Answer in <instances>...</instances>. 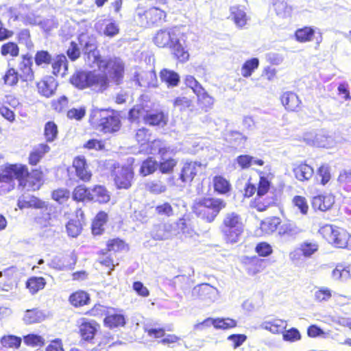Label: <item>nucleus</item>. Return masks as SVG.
<instances>
[{
  "label": "nucleus",
  "instance_id": "60",
  "mask_svg": "<svg viewBox=\"0 0 351 351\" xmlns=\"http://www.w3.org/2000/svg\"><path fill=\"white\" fill-rule=\"evenodd\" d=\"M213 326L216 329L228 330L235 328L237 326V322L235 319L230 317L213 318Z\"/></svg>",
  "mask_w": 351,
  "mask_h": 351
},
{
  "label": "nucleus",
  "instance_id": "3",
  "mask_svg": "<svg viewBox=\"0 0 351 351\" xmlns=\"http://www.w3.org/2000/svg\"><path fill=\"white\" fill-rule=\"evenodd\" d=\"M130 245L120 237L106 240V248L97 252V263L107 269L110 274L119 266L120 258L117 257L121 252H128Z\"/></svg>",
  "mask_w": 351,
  "mask_h": 351
},
{
  "label": "nucleus",
  "instance_id": "6",
  "mask_svg": "<svg viewBox=\"0 0 351 351\" xmlns=\"http://www.w3.org/2000/svg\"><path fill=\"white\" fill-rule=\"evenodd\" d=\"M244 227L241 215L236 212L225 214L220 225L222 239L226 243H237L243 234Z\"/></svg>",
  "mask_w": 351,
  "mask_h": 351
},
{
  "label": "nucleus",
  "instance_id": "46",
  "mask_svg": "<svg viewBox=\"0 0 351 351\" xmlns=\"http://www.w3.org/2000/svg\"><path fill=\"white\" fill-rule=\"evenodd\" d=\"M45 319V314L38 308L25 311L23 321L26 324H34Z\"/></svg>",
  "mask_w": 351,
  "mask_h": 351
},
{
  "label": "nucleus",
  "instance_id": "19",
  "mask_svg": "<svg viewBox=\"0 0 351 351\" xmlns=\"http://www.w3.org/2000/svg\"><path fill=\"white\" fill-rule=\"evenodd\" d=\"M335 203V196L331 193L318 195L312 198V208L315 210L327 212L332 208Z\"/></svg>",
  "mask_w": 351,
  "mask_h": 351
},
{
  "label": "nucleus",
  "instance_id": "37",
  "mask_svg": "<svg viewBox=\"0 0 351 351\" xmlns=\"http://www.w3.org/2000/svg\"><path fill=\"white\" fill-rule=\"evenodd\" d=\"M90 188L84 184H80L75 186L71 193L72 199L77 203L88 202Z\"/></svg>",
  "mask_w": 351,
  "mask_h": 351
},
{
  "label": "nucleus",
  "instance_id": "42",
  "mask_svg": "<svg viewBox=\"0 0 351 351\" xmlns=\"http://www.w3.org/2000/svg\"><path fill=\"white\" fill-rule=\"evenodd\" d=\"M315 29L309 27L304 26L298 28L294 32V38L300 43H306L313 40L315 36Z\"/></svg>",
  "mask_w": 351,
  "mask_h": 351
},
{
  "label": "nucleus",
  "instance_id": "27",
  "mask_svg": "<svg viewBox=\"0 0 351 351\" xmlns=\"http://www.w3.org/2000/svg\"><path fill=\"white\" fill-rule=\"evenodd\" d=\"M230 19L234 23L237 27L243 29L247 24L248 16L245 13V8L242 5L230 6Z\"/></svg>",
  "mask_w": 351,
  "mask_h": 351
},
{
  "label": "nucleus",
  "instance_id": "22",
  "mask_svg": "<svg viewBox=\"0 0 351 351\" xmlns=\"http://www.w3.org/2000/svg\"><path fill=\"white\" fill-rule=\"evenodd\" d=\"M93 71H77L72 74L69 78V82L73 86L83 90L90 88Z\"/></svg>",
  "mask_w": 351,
  "mask_h": 351
},
{
  "label": "nucleus",
  "instance_id": "11",
  "mask_svg": "<svg viewBox=\"0 0 351 351\" xmlns=\"http://www.w3.org/2000/svg\"><path fill=\"white\" fill-rule=\"evenodd\" d=\"M93 63L97 65L98 70L104 73L107 71L110 81L116 85L122 84L124 79L125 66L124 63L117 58H109L108 60L101 59L96 60Z\"/></svg>",
  "mask_w": 351,
  "mask_h": 351
},
{
  "label": "nucleus",
  "instance_id": "1",
  "mask_svg": "<svg viewBox=\"0 0 351 351\" xmlns=\"http://www.w3.org/2000/svg\"><path fill=\"white\" fill-rule=\"evenodd\" d=\"M44 178L45 173L41 167L29 170L25 164L7 163L0 173V184H8L7 191H10L14 189V182L16 180L19 187L36 191L42 186Z\"/></svg>",
  "mask_w": 351,
  "mask_h": 351
},
{
  "label": "nucleus",
  "instance_id": "35",
  "mask_svg": "<svg viewBox=\"0 0 351 351\" xmlns=\"http://www.w3.org/2000/svg\"><path fill=\"white\" fill-rule=\"evenodd\" d=\"M159 77L160 82L168 87L177 86L180 82V77L178 73L169 69H160Z\"/></svg>",
  "mask_w": 351,
  "mask_h": 351
},
{
  "label": "nucleus",
  "instance_id": "55",
  "mask_svg": "<svg viewBox=\"0 0 351 351\" xmlns=\"http://www.w3.org/2000/svg\"><path fill=\"white\" fill-rule=\"evenodd\" d=\"M273 8L277 16L285 18L291 14V6L285 0H273Z\"/></svg>",
  "mask_w": 351,
  "mask_h": 351
},
{
  "label": "nucleus",
  "instance_id": "54",
  "mask_svg": "<svg viewBox=\"0 0 351 351\" xmlns=\"http://www.w3.org/2000/svg\"><path fill=\"white\" fill-rule=\"evenodd\" d=\"M21 337L14 335H5L1 337V346L8 349H18L21 345Z\"/></svg>",
  "mask_w": 351,
  "mask_h": 351
},
{
  "label": "nucleus",
  "instance_id": "23",
  "mask_svg": "<svg viewBox=\"0 0 351 351\" xmlns=\"http://www.w3.org/2000/svg\"><path fill=\"white\" fill-rule=\"evenodd\" d=\"M280 102L288 112H298L301 109L302 101L298 95L293 92L283 93L280 96Z\"/></svg>",
  "mask_w": 351,
  "mask_h": 351
},
{
  "label": "nucleus",
  "instance_id": "53",
  "mask_svg": "<svg viewBox=\"0 0 351 351\" xmlns=\"http://www.w3.org/2000/svg\"><path fill=\"white\" fill-rule=\"evenodd\" d=\"M125 323L124 316L122 314L119 313L107 315L104 319V326L110 328L122 327L125 325Z\"/></svg>",
  "mask_w": 351,
  "mask_h": 351
},
{
  "label": "nucleus",
  "instance_id": "4",
  "mask_svg": "<svg viewBox=\"0 0 351 351\" xmlns=\"http://www.w3.org/2000/svg\"><path fill=\"white\" fill-rule=\"evenodd\" d=\"M226 208L225 201L220 197H204L195 200L191 206L192 213L197 219L208 223L214 222Z\"/></svg>",
  "mask_w": 351,
  "mask_h": 351
},
{
  "label": "nucleus",
  "instance_id": "24",
  "mask_svg": "<svg viewBox=\"0 0 351 351\" xmlns=\"http://www.w3.org/2000/svg\"><path fill=\"white\" fill-rule=\"evenodd\" d=\"M265 261L256 256H247L243 260V265L247 274L254 276L261 273L265 268Z\"/></svg>",
  "mask_w": 351,
  "mask_h": 351
},
{
  "label": "nucleus",
  "instance_id": "30",
  "mask_svg": "<svg viewBox=\"0 0 351 351\" xmlns=\"http://www.w3.org/2000/svg\"><path fill=\"white\" fill-rule=\"evenodd\" d=\"M301 229L292 220L285 219L277 229L278 235L285 238L295 237L301 232Z\"/></svg>",
  "mask_w": 351,
  "mask_h": 351
},
{
  "label": "nucleus",
  "instance_id": "21",
  "mask_svg": "<svg viewBox=\"0 0 351 351\" xmlns=\"http://www.w3.org/2000/svg\"><path fill=\"white\" fill-rule=\"evenodd\" d=\"M202 165L198 162H186L183 164L180 169L179 178L182 183H191L195 177L197 175L198 169Z\"/></svg>",
  "mask_w": 351,
  "mask_h": 351
},
{
  "label": "nucleus",
  "instance_id": "61",
  "mask_svg": "<svg viewBox=\"0 0 351 351\" xmlns=\"http://www.w3.org/2000/svg\"><path fill=\"white\" fill-rule=\"evenodd\" d=\"M42 209L41 217H36V221L37 223H44L45 226H49L51 221L54 219L56 216L53 212V208L48 205L45 204V207Z\"/></svg>",
  "mask_w": 351,
  "mask_h": 351
},
{
  "label": "nucleus",
  "instance_id": "7",
  "mask_svg": "<svg viewBox=\"0 0 351 351\" xmlns=\"http://www.w3.org/2000/svg\"><path fill=\"white\" fill-rule=\"evenodd\" d=\"M150 153H157L160 156V160L157 162V168L162 174H171L178 165V159L174 157H165L172 152L169 146H167L162 139H154L149 145Z\"/></svg>",
  "mask_w": 351,
  "mask_h": 351
},
{
  "label": "nucleus",
  "instance_id": "43",
  "mask_svg": "<svg viewBox=\"0 0 351 351\" xmlns=\"http://www.w3.org/2000/svg\"><path fill=\"white\" fill-rule=\"evenodd\" d=\"M53 58L47 50L40 49L34 53V62L37 67L45 68L53 61Z\"/></svg>",
  "mask_w": 351,
  "mask_h": 351
},
{
  "label": "nucleus",
  "instance_id": "5",
  "mask_svg": "<svg viewBox=\"0 0 351 351\" xmlns=\"http://www.w3.org/2000/svg\"><path fill=\"white\" fill-rule=\"evenodd\" d=\"M89 123L93 129L104 134L116 133L121 128L119 112L109 108L94 110L90 114Z\"/></svg>",
  "mask_w": 351,
  "mask_h": 351
},
{
  "label": "nucleus",
  "instance_id": "49",
  "mask_svg": "<svg viewBox=\"0 0 351 351\" xmlns=\"http://www.w3.org/2000/svg\"><path fill=\"white\" fill-rule=\"evenodd\" d=\"M168 48L171 49V53L174 59L177 60V61L181 64L186 63L189 60L190 56L189 51L185 49L180 43Z\"/></svg>",
  "mask_w": 351,
  "mask_h": 351
},
{
  "label": "nucleus",
  "instance_id": "29",
  "mask_svg": "<svg viewBox=\"0 0 351 351\" xmlns=\"http://www.w3.org/2000/svg\"><path fill=\"white\" fill-rule=\"evenodd\" d=\"M99 328V325L95 321H83L78 327V333L81 339L86 341H91Z\"/></svg>",
  "mask_w": 351,
  "mask_h": 351
},
{
  "label": "nucleus",
  "instance_id": "12",
  "mask_svg": "<svg viewBox=\"0 0 351 351\" xmlns=\"http://www.w3.org/2000/svg\"><path fill=\"white\" fill-rule=\"evenodd\" d=\"M180 34L177 27L160 29L154 36L153 42L157 47L167 48L180 43Z\"/></svg>",
  "mask_w": 351,
  "mask_h": 351
},
{
  "label": "nucleus",
  "instance_id": "59",
  "mask_svg": "<svg viewBox=\"0 0 351 351\" xmlns=\"http://www.w3.org/2000/svg\"><path fill=\"white\" fill-rule=\"evenodd\" d=\"M4 84L9 86H15L19 82H21V77L17 75L14 67H9L6 69L5 73L3 76Z\"/></svg>",
  "mask_w": 351,
  "mask_h": 351
},
{
  "label": "nucleus",
  "instance_id": "36",
  "mask_svg": "<svg viewBox=\"0 0 351 351\" xmlns=\"http://www.w3.org/2000/svg\"><path fill=\"white\" fill-rule=\"evenodd\" d=\"M197 96L198 108L202 112H207L213 108L215 104V99L206 92V90H201L198 93H194Z\"/></svg>",
  "mask_w": 351,
  "mask_h": 351
},
{
  "label": "nucleus",
  "instance_id": "8",
  "mask_svg": "<svg viewBox=\"0 0 351 351\" xmlns=\"http://www.w3.org/2000/svg\"><path fill=\"white\" fill-rule=\"evenodd\" d=\"M318 233L333 246L351 250V234L346 229L335 225L326 224L318 229Z\"/></svg>",
  "mask_w": 351,
  "mask_h": 351
},
{
  "label": "nucleus",
  "instance_id": "58",
  "mask_svg": "<svg viewBox=\"0 0 351 351\" xmlns=\"http://www.w3.org/2000/svg\"><path fill=\"white\" fill-rule=\"evenodd\" d=\"M317 176L319 184L326 186L331 180L330 168L328 164H321L317 169Z\"/></svg>",
  "mask_w": 351,
  "mask_h": 351
},
{
  "label": "nucleus",
  "instance_id": "57",
  "mask_svg": "<svg viewBox=\"0 0 351 351\" xmlns=\"http://www.w3.org/2000/svg\"><path fill=\"white\" fill-rule=\"evenodd\" d=\"M332 276L336 280L346 281L350 278V269L348 266L339 263L332 270Z\"/></svg>",
  "mask_w": 351,
  "mask_h": 351
},
{
  "label": "nucleus",
  "instance_id": "28",
  "mask_svg": "<svg viewBox=\"0 0 351 351\" xmlns=\"http://www.w3.org/2000/svg\"><path fill=\"white\" fill-rule=\"evenodd\" d=\"M36 86L37 93L45 98L53 97L57 90V85L54 84L53 80L49 77L40 80Z\"/></svg>",
  "mask_w": 351,
  "mask_h": 351
},
{
  "label": "nucleus",
  "instance_id": "44",
  "mask_svg": "<svg viewBox=\"0 0 351 351\" xmlns=\"http://www.w3.org/2000/svg\"><path fill=\"white\" fill-rule=\"evenodd\" d=\"M16 40L18 45L25 46L27 51H32L34 48V43L32 39L30 30L29 29H21L16 34Z\"/></svg>",
  "mask_w": 351,
  "mask_h": 351
},
{
  "label": "nucleus",
  "instance_id": "17",
  "mask_svg": "<svg viewBox=\"0 0 351 351\" xmlns=\"http://www.w3.org/2000/svg\"><path fill=\"white\" fill-rule=\"evenodd\" d=\"M51 152V147L46 143H41L33 146L28 153L27 162L31 167H35Z\"/></svg>",
  "mask_w": 351,
  "mask_h": 351
},
{
  "label": "nucleus",
  "instance_id": "52",
  "mask_svg": "<svg viewBox=\"0 0 351 351\" xmlns=\"http://www.w3.org/2000/svg\"><path fill=\"white\" fill-rule=\"evenodd\" d=\"M58 126L53 121H48L45 124L44 136L46 143H50L58 138Z\"/></svg>",
  "mask_w": 351,
  "mask_h": 351
},
{
  "label": "nucleus",
  "instance_id": "31",
  "mask_svg": "<svg viewBox=\"0 0 351 351\" xmlns=\"http://www.w3.org/2000/svg\"><path fill=\"white\" fill-rule=\"evenodd\" d=\"M277 70L271 66L265 67L261 75L254 80L255 86L260 88H265L268 84L276 77Z\"/></svg>",
  "mask_w": 351,
  "mask_h": 351
},
{
  "label": "nucleus",
  "instance_id": "25",
  "mask_svg": "<svg viewBox=\"0 0 351 351\" xmlns=\"http://www.w3.org/2000/svg\"><path fill=\"white\" fill-rule=\"evenodd\" d=\"M68 302L75 308L88 306L90 303V294L84 290H75L69 295Z\"/></svg>",
  "mask_w": 351,
  "mask_h": 351
},
{
  "label": "nucleus",
  "instance_id": "2",
  "mask_svg": "<svg viewBox=\"0 0 351 351\" xmlns=\"http://www.w3.org/2000/svg\"><path fill=\"white\" fill-rule=\"evenodd\" d=\"M259 175L258 182L254 184L248 180L243 189V198H252L250 208L256 212H265L274 205V198L268 196L271 188V180L263 175L262 171H257Z\"/></svg>",
  "mask_w": 351,
  "mask_h": 351
},
{
  "label": "nucleus",
  "instance_id": "63",
  "mask_svg": "<svg viewBox=\"0 0 351 351\" xmlns=\"http://www.w3.org/2000/svg\"><path fill=\"white\" fill-rule=\"evenodd\" d=\"M69 237H77L82 232V225L78 218L71 219L66 225Z\"/></svg>",
  "mask_w": 351,
  "mask_h": 351
},
{
  "label": "nucleus",
  "instance_id": "16",
  "mask_svg": "<svg viewBox=\"0 0 351 351\" xmlns=\"http://www.w3.org/2000/svg\"><path fill=\"white\" fill-rule=\"evenodd\" d=\"M292 173L295 180L300 182H306L310 181L315 175V169L313 166L306 160L299 162L293 165Z\"/></svg>",
  "mask_w": 351,
  "mask_h": 351
},
{
  "label": "nucleus",
  "instance_id": "62",
  "mask_svg": "<svg viewBox=\"0 0 351 351\" xmlns=\"http://www.w3.org/2000/svg\"><path fill=\"white\" fill-rule=\"evenodd\" d=\"M51 108L57 113H61L66 110L69 106V99L66 95H62L51 101Z\"/></svg>",
  "mask_w": 351,
  "mask_h": 351
},
{
  "label": "nucleus",
  "instance_id": "34",
  "mask_svg": "<svg viewBox=\"0 0 351 351\" xmlns=\"http://www.w3.org/2000/svg\"><path fill=\"white\" fill-rule=\"evenodd\" d=\"M195 97L188 93H184L180 96H177L172 101L174 108H178L180 111L192 110Z\"/></svg>",
  "mask_w": 351,
  "mask_h": 351
},
{
  "label": "nucleus",
  "instance_id": "13",
  "mask_svg": "<svg viewBox=\"0 0 351 351\" xmlns=\"http://www.w3.org/2000/svg\"><path fill=\"white\" fill-rule=\"evenodd\" d=\"M78 43L82 46L84 55L86 56L88 61H90L91 58H93L92 62L102 59L98 50L95 37L87 33H81L80 36H78Z\"/></svg>",
  "mask_w": 351,
  "mask_h": 351
},
{
  "label": "nucleus",
  "instance_id": "56",
  "mask_svg": "<svg viewBox=\"0 0 351 351\" xmlns=\"http://www.w3.org/2000/svg\"><path fill=\"white\" fill-rule=\"evenodd\" d=\"M282 220L277 216H271L265 219L262 222L261 226L264 232L267 234H271L277 231L278 226Z\"/></svg>",
  "mask_w": 351,
  "mask_h": 351
},
{
  "label": "nucleus",
  "instance_id": "15",
  "mask_svg": "<svg viewBox=\"0 0 351 351\" xmlns=\"http://www.w3.org/2000/svg\"><path fill=\"white\" fill-rule=\"evenodd\" d=\"M71 168L74 169L75 175L80 180L88 183L92 179V172L89 170L88 164L84 156L74 157Z\"/></svg>",
  "mask_w": 351,
  "mask_h": 351
},
{
  "label": "nucleus",
  "instance_id": "20",
  "mask_svg": "<svg viewBox=\"0 0 351 351\" xmlns=\"http://www.w3.org/2000/svg\"><path fill=\"white\" fill-rule=\"evenodd\" d=\"M143 121L149 126L164 128L168 123V114L161 110L147 112L143 117Z\"/></svg>",
  "mask_w": 351,
  "mask_h": 351
},
{
  "label": "nucleus",
  "instance_id": "47",
  "mask_svg": "<svg viewBox=\"0 0 351 351\" xmlns=\"http://www.w3.org/2000/svg\"><path fill=\"white\" fill-rule=\"evenodd\" d=\"M157 170L156 160L152 157H148L142 161L138 172L140 176L145 177L154 173Z\"/></svg>",
  "mask_w": 351,
  "mask_h": 351
},
{
  "label": "nucleus",
  "instance_id": "38",
  "mask_svg": "<svg viewBox=\"0 0 351 351\" xmlns=\"http://www.w3.org/2000/svg\"><path fill=\"white\" fill-rule=\"evenodd\" d=\"M91 87H95L99 92H104L109 88L110 79L107 73L95 74L92 73Z\"/></svg>",
  "mask_w": 351,
  "mask_h": 351
},
{
  "label": "nucleus",
  "instance_id": "45",
  "mask_svg": "<svg viewBox=\"0 0 351 351\" xmlns=\"http://www.w3.org/2000/svg\"><path fill=\"white\" fill-rule=\"evenodd\" d=\"M4 277L5 282L1 283V289L4 291H9L13 289L16 284V271L12 268H7L3 271H0V278Z\"/></svg>",
  "mask_w": 351,
  "mask_h": 351
},
{
  "label": "nucleus",
  "instance_id": "9",
  "mask_svg": "<svg viewBox=\"0 0 351 351\" xmlns=\"http://www.w3.org/2000/svg\"><path fill=\"white\" fill-rule=\"evenodd\" d=\"M165 12L156 7H152L147 10L138 8L133 15L135 25L143 28L159 26L165 21Z\"/></svg>",
  "mask_w": 351,
  "mask_h": 351
},
{
  "label": "nucleus",
  "instance_id": "33",
  "mask_svg": "<svg viewBox=\"0 0 351 351\" xmlns=\"http://www.w3.org/2000/svg\"><path fill=\"white\" fill-rule=\"evenodd\" d=\"M45 201H43L41 199L34 195H31L28 197V199L25 198V197H19L18 202H16V206L21 210L27 208H43L45 207Z\"/></svg>",
  "mask_w": 351,
  "mask_h": 351
},
{
  "label": "nucleus",
  "instance_id": "48",
  "mask_svg": "<svg viewBox=\"0 0 351 351\" xmlns=\"http://www.w3.org/2000/svg\"><path fill=\"white\" fill-rule=\"evenodd\" d=\"M259 60L256 58H252L245 60L241 68L242 77L249 78L253 73L259 67Z\"/></svg>",
  "mask_w": 351,
  "mask_h": 351
},
{
  "label": "nucleus",
  "instance_id": "50",
  "mask_svg": "<svg viewBox=\"0 0 351 351\" xmlns=\"http://www.w3.org/2000/svg\"><path fill=\"white\" fill-rule=\"evenodd\" d=\"M319 245L315 241L306 240L301 243L298 250L300 251L301 254L306 258H310L316 252H318Z\"/></svg>",
  "mask_w": 351,
  "mask_h": 351
},
{
  "label": "nucleus",
  "instance_id": "39",
  "mask_svg": "<svg viewBox=\"0 0 351 351\" xmlns=\"http://www.w3.org/2000/svg\"><path fill=\"white\" fill-rule=\"evenodd\" d=\"M20 49L19 45L14 41L4 43L0 47L1 57L15 59L19 57Z\"/></svg>",
  "mask_w": 351,
  "mask_h": 351
},
{
  "label": "nucleus",
  "instance_id": "32",
  "mask_svg": "<svg viewBox=\"0 0 351 351\" xmlns=\"http://www.w3.org/2000/svg\"><path fill=\"white\" fill-rule=\"evenodd\" d=\"M108 221V213L101 210L96 213L95 218L92 220L91 232L94 236H100L104 232V226Z\"/></svg>",
  "mask_w": 351,
  "mask_h": 351
},
{
  "label": "nucleus",
  "instance_id": "40",
  "mask_svg": "<svg viewBox=\"0 0 351 351\" xmlns=\"http://www.w3.org/2000/svg\"><path fill=\"white\" fill-rule=\"evenodd\" d=\"M45 278L42 276H31L26 281V288L31 295H34L45 289Z\"/></svg>",
  "mask_w": 351,
  "mask_h": 351
},
{
  "label": "nucleus",
  "instance_id": "18",
  "mask_svg": "<svg viewBox=\"0 0 351 351\" xmlns=\"http://www.w3.org/2000/svg\"><path fill=\"white\" fill-rule=\"evenodd\" d=\"M110 201V191L106 186L101 184H95L91 187V192L88 202L97 203L100 205L106 204Z\"/></svg>",
  "mask_w": 351,
  "mask_h": 351
},
{
  "label": "nucleus",
  "instance_id": "51",
  "mask_svg": "<svg viewBox=\"0 0 351 351\" xmlns=\"http://www.w3.org/2000/svg\"><path fill=\"white\" fill-rule=\"evenodd\" d=\"M287 327L285 320L276 319L263 323V328L273 334H280Z\"/></svg>",
  "mask_w": 351,
  "mask_h": 351
},
{
  "label": "nucleus",
  "instance_id": "26",
  "mask_svg": "<svg viewBox=\"0 0 351 351\" xmlns=\"http://www.w3.org/2000/svg\"><path fill=\"white\" fill-rule=\"evenodd\" d=\"M49 65H51V74L55 77H64L68 72V60L63 53L55 56L53 62Z\"/></svg>",
  "mask_w": 351,
  "mask_h": 351
},
{
  "label": "nucleus",
  "instance_id": "14",
  "mask_svg": "<svg viewBox=\"0 0 351 351\" xmlns=\"http://www.w3.org/2000/svg\"><path fill=\"white\" fill-rule=\"evenodd\" d=\"M16 75L21 77V83L27 85L34 80V71L32 57L28 53L22 54L19 61L18 69H16Z\"/></svg>",
  "mask_w": 351,
  "mask_h": 351
},
{
  "label": "nucleus",
  "instance_id": "41",
  "mask_svg": "<svg viewBox=\"0 0 351 351\" xmlns=\"http://www.w3.org/2000/svg\"><path fill=\"white\" fill-rule=\"evenodd\" d=\"M213 187L215 193L224 195L230 193L231 184L229 180L221 176H216L213 178Z\"/></svg>",
  "mask_w": 351,
  "mask_h": 351
},
{
  "label": "nucleus",
  "instance_id": "64",
  "mask_svg": "<svg viewBox=\"0 0 351 351\" xmlns=\"http://www.w3.org/2000/svg\"><path fill=\"white\" fill-rule=\"evenodd\" d=\"M332 298V290L322 287L315 291L314 300L318 303L328 302Z\"/></svg>",
  "mask_w": 351,
  "mask_h": 351
},
{
  "label": "nucleus",
  "instance_id": "10",
  "mask_svg": "<svg viewBox=\"0 0 351 351\" xmlns=\"http://www.w3.org/2000/svg\"><path fill=\"white\" fill-rule=\"evenodd\" d=\"M110 177L116 189L128 190L133 184L134 171L130 165L113 164Z\"/></svg>",
  "mask_w": 351,
  "mask_h": 351
}]
</instances>
